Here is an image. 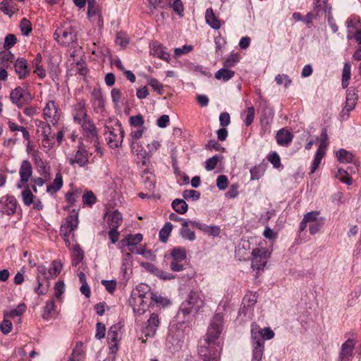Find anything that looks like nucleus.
I'll use <instances>...</instances> for the list:
<instances>
[{
  "instance_id": "obj_1",
  "label": "nucleus",
  "mask_w": 361,
  "mask_h": 361,
  "mask_svg": "<svg viewBox=\"0 0 361 361\" xmlns=\"http://www.w3.org/2000/svg\"><path fill=\"white\" fill-rule=\"evenodd\" d=\"M204 300L200 292L191 290L185 301L180 306V311L184 316L190 313H197L199 310L204 306Z\"/></svg>"
},
{
  "instance_id": "obj_2",
  "label": "nucleus",
  "mask_w": 361,
  "mask_h": 361,
  "mask_svg": "<svg viewBox=\"0 0 361 361\" xmlns=\"http://www.w3.org/2000/svg\"><path fill=\"white\" fill-rule=\"evenodd\" d=\"M52 276L51 270H48L44 265L37 267V281L38 286L35 288V291L38 295H44L47 293L49 283L48 280Z\"/></svg>"
},
{
  "instance_id": "obj_3",
  "label": "nucleus",
  "mask_w": 361,
  "mask_h": 361,
  "mask_svg": "<svg viewBox=\"0 0 361 361\" xmlns=\"http://www.w3.org/2000/svg\"><path fill=\"white\" fill-rule=\"evenodd\" d=\"M198 354L202 361H219L220 350L216 344L201 345L198 349Z\"/></svg>"
},
{
  "instance_id": "obj_4",
  "label": "nucleus",
  "mask_w": 361,
  "mask_h": 361,
  "mask_svg": "<svg viewBox=\"0 0 361 361\" xmlns=\"http://www.w3.org/2000/svg\"><path fill=\"white\" fill-rule=\"evenodd\" d=\"M10 98L11 102L19 108L29 104L32 99L31 94L21 87H17L12 90Z\"/></svg>"
},
{
  "instance_id": "obj_5",
  "label": "nucleus",
  "mask_w": 361,
  "mask_h": 361,
  "mask_svg": "<svg viewBox=\"0 0 361 361\" xmlns=\"http://www.w3.org/2000/svg\"><path fill=\"white\" fill-rule=\"evenodd\" d=\"M269 252L266 248H255L252 251V267L253 269L261 270L267 263Z\"/></svg>"
},
{
  "instance_id": "obj_6",
  "label": "nucleus",
  "mask_w": 361,
  "mask_h": 361,
  "mask_svg": "<svg viewBox=\"0 0 361 361\" xmlns=\"http://www.w3.org/2000/svg\"><path fill=\"white\" fill-rule=\"evenodd\" d=\"M123 137L124 130L121 124L117 122L113 130H109V137L106 138L108 140V145L112 149L117 148L122 143Z\"/></svg>"
},
{
  "instance_id": "obj_7",
  "label": "nucleus",
  "mask_w": 361,
  "mask_h": 361,
  "mask_svg": "<svg viewBox=\"0 0 361 361\" xmlns=\"http://www.w3.org/2000/svg\"><path fill=\"white\" fill-rule=\"evenodd\" d=\"M81 126L83 130V135L89 142L97 143L98 133L94 123L90 119H85L81 122Z\"/></svg>"
},
{
  "instance_id": "obj_8",
  "label": "nucleus",
  "mask_w": 361,
  "mask_h": 361,
  "mask_svg": "<svg viewBox=\"0 0 361 361\" xmlns=\"http://www.w3.org/2000/svg\"><path fill=\"white\" fill-rule=\"evenodd\" d=\"M54 37L61 44H69L73 41L74 35L71 27H57L54 33Z\"/></svg>"
},
{
  "instance_id": "obj_9",
  "label": "nucleus",
  "mask_w": 361,
  "mask_h": 361,
  "mask_svg": "<svg viewBox=\"0 0 361 361\" xmlns=\"http://www.w3.org/2000/svg\"><path fill=\"white\" fill-rule=\"evenodd\" d=\"M142 240V235L137 233L135 235H128L124 239L122 240V243L126 244L128 247V251L131 252H136L137 254L142 255L143 253L142 250L135 248V245L140 243Z\"/></svg>"
},
{
  "instance_id": "obj_10",
  "label": "nucleus",
  "mask_w": 361,
  "mask_h": 361,
  "mask_svg": "<svg viewBox=\"0 0 361 361\" xmlns=\"http://www.w3.org/2000/svg\"><path fill=\"white\" fill-rule=\"evenodd\" d=\"M159 316L156 313L151 314L147 322V324L144 329V334L147 337L154 336L158 326H159Z\"/></svg>"
},
{
  "instance_id": "obj_11",
  "label": "nucleus",
  "mask_w": 361,
  "mask_h": 361,
  "mask_svg": "<svg viewBox=\"0 0 361 361\" xmlns=\"http://www.w3.org/2000/svg\"><path fill=\"white\" fill-rule=\"evenodd\" d=\"M193 223H199V221L183 220V223L181 224L182 226L180 229V234L183 238L190 241L195 240V232L189 228V226L196 228V226L192 224Z\"/></svg>"
},
{
  "instance_id": "obj_12",
  "label": "nucleus",
  "mask_w": 361,
  "mask_h": 361,
  "mask_svg": "<svg viewBox=\"0 0 361 361\" xmlns=\"http://www.w3.org/2000/svg\"><path fill=\"white\" fill-rule=\"evenodd\" d=\"M89 162L87 151L81 147L77 151L74 157L69 159V163L71 165L78 164L80 166H85Z\"/></svg>"
},
{
  "instance_id": "obj_13",
  "label": "nucleus",
  "mask_w": 361,
  "mask_h": 361,
  "mask_svg": "<svg viewBox=\"0 0 361 361\" xmlns=\"http://www.w3.org/2000/svg\"><path fill=\"white\" fill-rule=\"evenodd\" d=\"M87 118H88L85 110V102L81 100L74 106L73 120L75 122L81 123L82 121Z\"/></svg>"
},
{
  "instance_id": "obj_14",
  "label": "nucleus",
  "mask_w": 361,
  "mask_h": 361,
  "mask_svg": "<svg viewBox=\"0 0 361 361\" xmlns=\"http://www.w3.org/2000/svg\"><path fill=\"white\" fill-rule=\"evenodd\" d=\"M17 207V200L13 195H8L5 197V200L3 202L2 212L8 216L13 215L16 213Z\"/></svg>"
},
{
  "instance_id": "obj_15",
  "label": "nucleus",
  "mask_w": 361,
  "mask_h": 361,
  "mask_svg": "<svg viewBox=\"0 0 361 361\" xmlns=\"http://www.w3.org/2000/svg\"><path fill=\"white\" fill-rule=\"evenodd\" d=\"M354 349V343L351 339H348L341 346L339 355L340 361H349L352 357Z\"/></svg>"
},
{
  "instance_id": "obj_16",
  "label": "nucleus",
  "mask_w": 361,
  "mask_h": 361,
  "mask_svg": "<svg viewBox=\"0 0 361 361\" xmlns=\"http://www.w3.org/2000/svg\"><path fill=\"white\" fill-rule=\"evenodd\" d=\"M14 68L20 79L26 78L30 73L27 61L23 58H19L16 61Z\"/></svg>"
},
{
  "instance_id": "obj_17",
  "label": "nucleus",
  "mask_w": 361,
  "mask_h": 361,
  "mask_svg": "<svg viewBox=\"0 0 361 361\" xmlns=\"http://www.w3.org/2000/svg\"><path fill=\"white\" fill-rule=\"evenodd\" d=\"M43 114L44 118L52 117L54 121V123L57 122L59 118V115L58 113V108L54 101H49L47 103V105L43 110Z\"/></svg>"
},
{
  "instance_id": "obj_18",
  "label": "nucleus",
  "mask_w": 361,
  "mask_h": 361,
  "mask_svg": "<svg viewBox=\"0 0 361 361\" xmlns=\"http://www.w3.org/2000/svg\"><path fill=\"white\" fill-rule=\"evenodd\" d=\"M21 183H27L32 175V166L27 160L23 161L19 170Z\"/></svg>"
},
{
  "instance_id": "obj_19",
  "label": "nucleus",
  "mask_w": 361,
  "mask_h": 361,
  "mask_svg": "<svg viewBox=\"0 0 361 361\" xmlns=\"http://www.w3.org/2000/svg\"><path fill=\"white\" fill-rule=\"evenodd\" d=\"M357 99V90L353 87L348 88L346 92L345 101L346 109L348 111H352L355 109Z\"/></svg>"
},
{
  "instance_id": "obj_20",
  "label": "nucleus",
  "mask_w": 361,
  "mask_h": 361,
  "mask_svg": "<svg viewBox=\"0 0 361 361\" xmlns=\"http://www.w3.org/2000/svg\"><path fill=\"white\" fill-rule=\"evenodd\" d=\"M142 179L145 187L149 192H154L156 180L154 176L148 170L145 169L142 174Z\"/></svg>"
},
{
  "instance_id": "obj_21",
  "label": "nucleus",
  "mask_w": 361,
  "mask_h": 361,
  "mask_svg": "<svg viewBox=\"0 0 361 361\" xmlns=\"http://www.w3.org/2000/svg\"><path fill=\"white\" fill-rule=\"evenodd\" d=\"M192 224L196 226V228L202 231L205 234L210 236L216 237L221 233V229L218 226H207L202 223H193Z\"/></svg>"
},
{
  "instance_id": "obj_22",
  "label": "nucleus",
  "mask_w": 361,
  "mask_h": 361,
  "mask_svg": "<svg viewBox=\"0 0 361 361\" xmlns=\"http://www.w3.org/2000/svg\"><path fill=\"white\" fill-rule=\"evenodd\" d=\"M276 140L279 145L286 146L292 141L293 135L288 130L282 128L277 132Z\"/></svg>"
},
{
  "instance_id": "obj_23",
  "label": "nucleus",
  "mask_w": 361,
  "mask_h": 361,
  "mask_svg": "<svg viewBox=\"0 0 361 361\" xmlns=\"http://www.w3.org/2000/svg\"><path fill=\"white\" fill-rule=\"evenodd\" d=\"M252 335L253 340L255 341V346L252 351L253 360L256 361H260L262 359L263 351H264V341L257 339V337L254 336V331L252 330Z\"/></svg>"
},
{
  "instance_id": "obj_24",
  "label": "nucleus",
  "mask_w": 361,
  "mask_h": 361,
  "mask_svg": "<svg viewBox=\"0 0 361 361\" xmlns=\"http://www.w3.org/2000/svg\"><path fill=\"white\" fill-rule=\"evenodd\" d=\"M328 0H314V12L316 16L328 15V11L331 12V7L327 4Z\"/></svg>"
},
{
  "instance_id": "obj_25",
  "label": "nucleus",
  "mask_w": 361,
  "mask_h": 361,
  "mask_svg": "<svg viewBox=\"0 0 361 361\" xmlns=\"http://www.w3.org/2000/svg\"><path fill=\"white\" fill-rule=\"evenodd\" d=\"M205 19L207 23L214 30H219L221 26L219 19L215 16L213 9L211 8L207 9Z\"/></svg>"
},
{
  "instance_id": "obj_26",
  "label": "nucleus",
  "mask_w": 361,
  "mask_h": 361,
  "mask_svg": "<svg viewBox=\"0 0 361 361\" xmlns=\"http://www.w3.org/2000/svg\"><path fill=\"white\" fill-rule=\"evenodd\" d=\"M122 221V215L118 210L114 211L108 217V224L110 228H118Z\"/></svg>"
},
{
  "instance_id": "obj_27",
  "label": "nucleus",
  "mask_w": 361,
  "mask_h": 361,
  "mask_svg": "<svg viewBox=\"0 0 361 361\" xmlns=\"http://www.w3.org/2000/svg\"><path fill=\"white\" fill-rule=\"evenodd\" d=\"M63 186V178L61 173L59 171L56 174L54 182L47 186V192L51 194L55 193L59 191Z\"/></svg>"
},
{
  "instance_id": "obj_28",
  "label": "nucleus",
  "mask_w": 361,
  "mask_h": 361,
  "mask_svg": "<svg viewBox=\"0 0 361 361\" xmlns=\"http://www.w3.org/2000/svg\"><path fill=\"white\" fill-rule=\"evenodd\" d=\"M87 16L89 17L94 16L96 15H98V23L99 25H101L103 23V20L102 18L101 15L99 14V8L96 4L95 0H87Z\"/></svg>"
},
{
  "instance_id": "obj_29",
  "label": "nucleus",
  "mask_w": 361,
  "mask_h": 361,
  "mask_svg": "<svg viewBox=\"0 0 361 361\" xmlns=\"http://www.w3.org/2000/svg\"><path fill=\"white\" fill-rule=\"evenodd\" d=\"M172 260L183 262L187 257L186 250L184 247H176L171 250Z\"/></svg>"
},
{
  "instance_id": "obj_30",
  "label": "nucleus",
  "mask_w": 361,
  "mask_h": 361,
  "mask_svg": "<svg viewBox=\"0 0 361 361\" xmlns=\"http://www.w3.org/2000/svg\"><path fill=\"white\" fill-rule=\"evenodd\" d=\"M221 333V331L219 329H216L212 326H210L208 329L207 337L204 340L207 344H215V341L219 338Z\"/></svg>"
},
{
  "instance_id": "obj_31",
  "label": "nucleus",
  "mask_w": 361,
  "mask_h": 361,
  "mask_svg": "<svg viewBox=\"0 0 361 361\" xmlns=\"http://www.w3.org/2000/svg\"><path fill=\"white\" fill-rule=\"evenodd\" d=\"M235 75V72L233 71L229 70L228 68L224 67L219 69L215 73V78L217 80H223L224 81H228L231 79Z\"/></svg>"
},
{
  "instance_id": "obj_32",
  "label": "nucleus",
  "mask_w": 361,
  "mask_h": 361,
  "mask_svg": "<svg viewBox=\"0 0 361 361\" xmlns=\"http://www.w3.org/2000/svg\"><path fill=\"white\" fill-rule=\"evenodd\" d=\"M173 209L178 214H183L187 212L188 206L185 200L182 199H176L172 202Z\"/></svg>"
},
{
  "instance_id": "obj_33",
  "label": "nucleus",
  "mask_w": 361,
  "mask_h": 361,
  "mask_svg": "<svg viewBox=\"0 0 361 361\" xmlns=\"http://www.w3.org/2000/svg\"><path fill=\"white\" fill-rule=\"evenodd\" d=\"M84 258V252L79 245H75L73 247L72 265L78 266Z\"/></svg>"
},
{
  "instance_id": "obj_34",
  "label": "nucleus",
  "mask_w": 361,
  "mask_h": 361,
  "mask_svg": "<svg viewBox=\"0 0 361 361\" xmlns=\"http://www.w3.org/2000/svg\"><path fill=\"white\" fill-rule=\"evenodd\" d=\"M336 155L338 161L341 163H351L354 158V155L351 152L344 149H341L337 151Z\"/></svg>"
},
{
  "instance_id": "obj_35",
  "label": "nucleus",
  "mask_w": 361,
  "mask_h": 361,
  "mask_svg": "<svg viewBox=\"0 0 361 361\" xmlns=\"http://www.w3.org/2000/svg\"><path fill=\"white\" fill-rule=\"evenodd\" d=\"M84 357V351L81 343H77L69 357L68 361H81Z\"/></svg>"
},
{
  "instance_id": "obj_36",
  "label": "nucleus",
  "mask_w": 361,
  "mask_h": 361,
  "mask_svg": "<svg viewBox=\"0 0 361 361\" xmlns=\"http://www.w3.org/2000/svg\"><path fill=\"white\" fill-rule=\"evenodd\" d=\"M351 75V66L349 63H345L342 73V87L346 88L349 84Z\"/></svg>"
},
{
  "instance_id": "obj_37",
  "label": "nucleus",
  "mask_w": 361,
  "mask_h": 361,
  "mask_svg": "<svg viewBox=\"0 0 361 361\" xmlns=\"http://www.w3.org/2000/svg\"><path fill=\"white\" fill-rule=\"evenodd\" d=\"M21 195L23 202L26 206H30L33 202V200L35 199V196L32 193L27 184H26V186L22 191Z\"/></svg>"
},
{
  "instance_id": "obj_38",
  "label": "nucleus",
  "mask_w": 361,
  "mask_h": 361,
  "mask_svg": "<svg viewBox=\"0 0 361 361\" xmlns=\"http://www.w3.org/2000/svg\"><path fill=\"white\" fill-rule=\"evenodd\" d=\"M173 225L170 222H166L164 227L160 230L159 236L161 242L166 243L172 231Z\"/></svg>"
},
{
  "instance_id": "obj_39",
  "label": "nucleus",
  "mask_w": 361,
  "mask_h": 361,
  "mask_svg": "<svg viewBox=\"0 0 361 361\" xmlns=\"http://www.w3.org/2000/svg\"><path fill=\"white\" fill-rule=\"evenodd\" d=\"M92 98L93 99L94 104L97 105L98 107H103L104 106V99L103 95L102 94V92L100 89L99 88H94L92 92Z\"/></svg>"
},
{
  "instance_id": "obj_40",
  "label": "nucleus",
  "mask_w": 361,
  "mask_h": 361,
  "mask_svg": "<svg viewBox=\"0 0 361 361\" xmlns=\"http://www.w3.org/2000/svg\"><path fill=\"white\" fill-rule=\"evenodd\" d=\"M149 266L151 267V271H153L155 274V275L159 279L163 280H171L174 279V276L173 274L160 270L153 264H149Z\"/></svg>"
},
{
  "instance_id": "obj_41",
  "label": "nucleus",
  "mask_w": 361,
  "mask_h": 361,
  "mask_svg": "<svg viewBox=\"0 0 361 361\" xmlns=\"http://www.w3.org/2000/svg\"><path fill=\"white\" fill-rule=\"evenodd\" d=\"M135 290L137 292V295L140 298H145L148 295L149 296L150 288L145 283H140L137 286Z\"/></svg>"
},
{
  "instance_id": "obj_42",
  "label": "nucleus",
  "mask_w": 361,
  "mask_h": 361,
  "mask_svg": "<svg viewBox=\"0 0 361 361\" xmlns=\"http://www.w3.org/2000/svg\"><path fill=\"white\" fill-rule=\"evenodd\" d=\"M336 178L339 179L341 182L347 185H351L353 183L352 178L349 177L348 172L342 169H338L336 174Z\"/></svg>"
},
{
  "instance_id": "obj_43",
  "label": "nucleus",
  "mask_w": 361,
  "mask_h": 361,
  "mask_svg": "<svg viewBox=\"0 0 361 361\" xmlns=\"http://www.w3.org/2000/svg\"><path fill=\"white\" fill-rule=\"evenodd\" d=\"M324 154H325L324 152H323L322 150L317 151L315 156H314V159L312 162L311 173H314L317 171V169H318V167L319 166V165L321 164V161H322V158L324 157Z\"/></svg>"
},
{
  "instance_id": "obj_44",
  "label": "nucleus",
  "mask_w": 361,
  "mask_h": 361,
  "mask_svg": "<svg viewBox=\"0 0 361 361\" xmlns=\"http://www.w3.org/2000/svg\"><path fill=\"white\" fill-rule=\"evenodd\" d=\"M68 228H72L75 230L78 225V216L77 214H69L66 218L65 223L63 224Z\"/></svg>"
},
{
  "instance_id": "obj_45",
  "label": "nucleus",
  "mask_w": 361,
  "mask_h": 361,
  "mask_svg": "<svg viewBox=\"0 0 361 361\" xmlns=\"http://www.w3.org/2000/svg\"><path fill=\"white\" fill-rule=\"evenodd\" d=\"M149 298L152 300V301L154 302L157 304L161 305L164 307L169 304V300L167 298L161 296V295H159L157 293H150Z\"/></svg>"
},
{
  "instance_id": "obj_46",
  "label": "nucleus",
  "mask_w": 361,
  "mask_h": 361,
  "mask_svg": "<svg viewBox=\"0 0 361 361\" xmlns=\"http://www.w3.org/2000/svg\"><path fill=\"white\" fill-rule=\"evenodd\" d=\"M240 56L237 53H232L224 61V67L228 68H232L235 66V64L239 61Z\"/></svg>"
},
{
  "instance_id": "obj_47",
  "label": "nucleus",
  "mask_w": 361,
  "mask_h": 361,
  "mask_svg": "<svg viewBox=\"0 0 361 361\" xmlns=\"http://www.w3.org/2000/svg\"><path fill=\"white\" fill-rule=\"evenodd\" d=\"M55 307L56 305L54 300L51 299L49 302H47V305L44 307L42 317L45 319H48L50 317L51 312L55 310Z\"/></svg>"
},
{
  "instance_id": "obj_48",
  "label": "nucleus",
  "mask_w": 361,
  "mask_h": 361,
  "mask_svg": "<svg viewBox=\"0 0 361 361\" xmlns=\"http://www.w3.org/2000/svg\"><path fill=\"white\" fill-rule=\"evenodd\" d=\"M224 317L221 313H216L213 317L210 326L222 331Z\"/></svg>"
},
{
  "instance_id": "obj_49",
  "label": "nucleus",
  "mask_w": 361,
  "mask_h": 361,
  "mask_svg": "<svg viewBox=\"0 0 361 361\" xmlns=\"http://www.w3.org/2000/svg\"><path fill=\"white\" fill-rule=\"evenodd\" d=\"M328 140H329V137H328V134H327V130H326V128H324L321 133V142H320V145H319V147L317 150H322V151L324 152V153H325L326 149L329 145Z\"/></svg>"
},
{
  "instance_id": "obj_50",
  "label": "nucleus",
  "mask_w": 361,
  "mask_h": 361,
  "mask_svg": "<svg viewBox=\"0 0 361 361\" xmlns=\"http://www.w3.org/2000/svg\"><path fill=\"white\" fill-rule=\"evenodd\" d=\"M20 30L24 35H28L32 32L31 23L25 18H23L20 23Z\"/></svg>"
},
{
  "instance_id": "obj_51",
  "label": "nucleus",
  "mask_w": 361,
  "mask_h": 361,
  "mask_svg": "<svg viewBox=\"0 0 361 361\" xmlns=\"http://www.w3.org/2000/svg\"><path fill=\"white\" fill-rule=\"evenodd\" d=\"M324 224V218H320L319 221L310 224L309 230L312 235L318 233Z\"/></svg>"
},
{
  "instance_id": "obj_52",
  "label": "nucleus",
  "mask_w": 361,
  "mask_h": 361,
  "mask_svg": "<svg viewBox=\"0 0 361 361\" xmlns=\"http://www.w3.org/2000/svg\"><path fill=\"white\" fill-rule=\"evenodd\" d=\"M97 198L92 191H87L82 195L84 204L92 206L96 202Z\"/></svg>"
},
{
  "instance_id": "obj_53",
  "label": "nucleus",
  "mask_w": 361,
  "mask_h": 361,
  "mask_svg": "<svg viewBox=\"0 0 361 361\" xmlns=\"http://www.w3.org/2000/svg\"><path fill=\"white\" fill-rule=\"evenodd\" d=\"M0 9L4 14L10 16H13L16 13L14 8L9 5L8 0H3L1 2Z\"/></svg>"
},
{
  "instance_id": "obj_54",
  "label": "nucleus",
  "mask_w": 361,
  "mask_h": 361,
  "mask_svg": "<svg viewBox=\"0 0 361 361\" xmlns=\"http://www.w3.org/2000/svg\"><path fill=\"white\" fill-rule=\"evenodd\" d=\"M257 300V293H248L245 295L243 298L244 304H246L248 307H253Z\"/></svg>"
},
{
  "instance_id": "obj_55",
  "label": "nucleus",
  "mask_w": 361,
  "mask_h": 361,
  "mask_svg": "<svg viewBox=\"0 0 361 361\" xmlns=\"http://www.w3.org/2000/svg\"><path fill=\"white\" fill-rule=\"evenodd\" d=\"M17 42V37L13 34H8L4 39V47L5 49H9Z\"/></svg>"
},
{
  "instance_id": "obj_56",
  "label": "nucleus",
  "mask_w": 361,
  "mask_h": 361,
  "mask_svg": "<svg viewBox=\"0 0 361 361\" xmlns=\"http://www.w3.org/2000/svg\"><path fill=\"white\" fill-rule=\"evenodd\" d=\"M26 310V305L24 303H20L16 309L11 310L6 315L14 317L16 316L22 315Z\"/></svg>"
},
{
  "instance_id": "obj_57",
  "label": "nucleus",
  "mask_w": 361,
  "mask_h": 361,
  "mask_svg": "<svg viewBox=\"0 0 361 361\" xmlns=\"http://www.w3.org/2000/svg\"><path fill=\"white\" fill-rule=\"evenodd\" d=\"M219 161V157L214 155L212 157L208 159L205 162V169L207 171H212L216 167V165Z\"/></svg>"
},
{
  "instance_id": "obj_58",
  "label": "nucleus",
  "mask_w": 361,
  "mask_h": 361,
  "mask_svg": "<svg viewBox=\"0 0 361 361\" xmlns=\"http://www.w3.org/2000/svg\"><path fill=\"white\" fill-rule=\"evenodd\" d=\"M183 197L188 199H192L197 200L200 197V192L195 190H185L183 192Z\"/></svg>"
},
{
  "instance_id": "obj_59",
  "label": "nucleus",
  "mask_w": 361,
  "mask_h": 361,
  "mask_svg": "<svg viewBox=\"0 0 361 361\" xmlns=\"http://www.w3.org/2000/svg\"><path fill=\"white\" fill-rule=\"evenodd\" d=\"M118 327L116 325H113L108 331V339L112 343L118 341Z\"/></svg>"
},
{
  "instance_id": "obj_60",
  "label": "nucleus",
  "mask_w": 361,
  "mask_h": 361,
  "mask_svg": "<svg viewBox=\"0 0 361 361\" xmlns=\"http://www.w3.org/2000/svg\"><path fill=\"white\" fill-rule=\"evenodd\" d=\"M255 118V109L253 106H250L246 109V117L245 119V124L249 126L252 124Z\"/></svg>"
},
{
  "instance_id": "obj_61",
  "label": "nucleus",
  "mask_w": 361,
  "mask_h": 361,
  "mask_svg": "<svg viewBox=\"0 0 361 361\" xmlns=\"http://www.w3.org/2000/svg\"><path fill=\"white\" fill-rule=\"evenodd\" d=\"M13 59L14 55L8 49L0 52V64L7 61H13Z\"/></svg>"
},
{
  "instance_id": "obj_62",
  "label": "nucleus",
  "mask_w": 361,
  "mask_h": 361,
  "mask_svg": "<svg viewBox=\"0 0 361 361\" xmlns=\"http://www.w3.org/2000/svg\"><path fill=\"white\" fill-rule=\"evenodd\" d=\"M264 173V169L260 166H256L250 169L251 179L258 180Z\"/></svg>"
},
{
  "instance_id": "obj_63",
  "label": "nucleus",
  "mask_w": 361,
  "mask_h": 361,
  "mask_svg": "<svg viewBox=\"0 0 361 361\" xmlns=\"http://www.w3.org/2000/svg\"><path fill=\"white\" fill-rule=\"evenodd\" d=\"M144 122L143 116L140 114L130 118V124L134 127H141L143 126Z\"/></svg>"
},
{
  "instance_id": "obj_64",
  "label": "nucleus",
  "mask_w": 361,
  "mask_h": 361,
  "mask_svg": "<svg viewBox=\"0 0 361 361\" xmlns=\"http://www.w3.org/2000/svg\"><path fill=\"white\" fill-rule=\"evenodd\" d=\"M268 160L273 164L274 168L278 169L281 166V159L276 152H274L269 155Z\"/></svg>"
}]
</instances>
